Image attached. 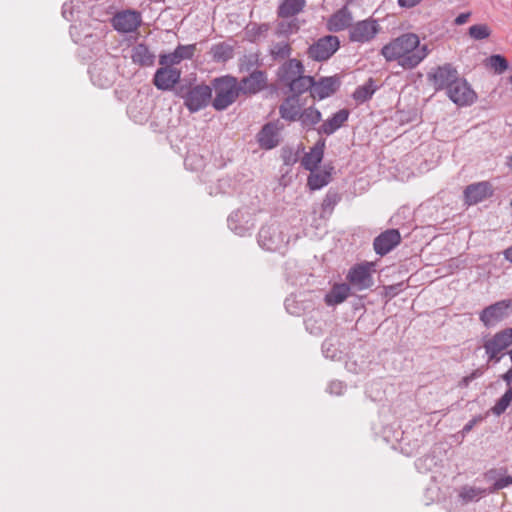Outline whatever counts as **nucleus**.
<instances>
[{
	"mask_svg": "<svg viewBox=\"0 0 512 512\" xmlns=\"http://www.w3.org/2000/svg\"><path fill=\"white\" fill-rule=\"evenodd\" d=\"M195 45H178L172 53L161 54L159 64L171 66L179 64L182 60L191 59L194 56Z\"/></svg>",
	"mask_w": 512,
	"mask_h": 512,
	"instance_id": "obj_20",
	"label": "nucleus"
},
{
	"mask_svg": "<svg viewBox=\"0 0 512 512\" xmlns=\"http://www.w3.org/2000/svg\"><path fill=\"white\" fill-rule=\"evenodd\" d=\"M305 5V0H283L278 7L277 14L281 18L293 17L300 13Z\"/></svg>",
	"mask_w": 512,
	"mask_h": 512,
	"instance_id": "obj_29",
	"label": "nucleus"
},
{
	"mask_svg": "<svg viewBox=\"0 0 512 512\" xmlns=\"http://www.w3.org/2000/svg\"><path fill=\"white\" fill-rule=\"evenodd\" d=\"M213 88L215 97L212 106L218 111L227 109L241 94L237 79L229 75L216 78L213 81Z\"/></svg>",
	"mask_w": 512,
	"mask_h": 512,
	"instance_id": "obj_2",
	"label": "nucleus"
},
{
	"mask_svg": "<svg viewBox=\"0 0 512 512\" xmlns=\"http://www.w3.org/2000/svg\"><path fill=\"white\" fill-rule=\"evenodd\" d=\"M512 344V328H505L485 341L483 347L489 359L500 361L499 354Z\"/></svg>",
	"mask_w": 512,
	"mask_h": 512,
	"instance_id": "obj_11",
	"label": "nucleus"
},
{
	"mask_svg": "<svg viewBox=\"0 0 512 512\" xmlns=\"http://www.w3.org/2000/svg\"><path fill=\"white\" fill-rule=\"evenodd\" d=\"M487 65L496 73L501 74L508 69L509 64L505 57L499 54H495L487 59Z\"/></svg>",
	"mask_w": 512,
	"mask_h": 512,
	"instance_id": "obj_36",
	"label": "nucleus"
},
{
	"mask_svg": "<svg viewBox=\"0 0 512 512\" xmlns=\"http://www.w3.org/2000/svg\"><path fill=\"white\" fill-rule=\"evenodd\" d=\"M330 181L328 172L311 173L308 177V186L311 190H318L326 186Z\"/></svg>",
	"mask_w": 512,
	"mask_h": 512,
	"instance_id": "obj_34",
	"label": "nucleus"
},
{
	"mask_svg": "<svg viewBox=\"0 0 512 512\" xmlns=\"http://www.w3.org/2000/svg\"><path fill=\"white\" fill-rule=\"evenodd\" d=\"M346 279L348 285L356 290L363 291L370 288L373 285V278L371 275V264H358L350 268Z\"/></svg>",
	"mask_w": 512,
	"mask_h": 512,
	"instance_id": "obj_10",
	"label": "nucleus"
},
{
	"mask_svg": "<svg viewBox=\"0 0 512 512\" xmlns=\"http://www.w3.org/2000/svg\"><path fill=\"white\" fill-rule=\"evenodd\" d=\"M428 54V46L421 45L418 35L414 33L402 34L381 49V55L386 61H397L406 70L418 66Z\"/></svg>",
	"mask_w": 512,
	"mask_h": 512,
	"instance_id": "obj_1",
	"label": "nucleus"
},
{
	"mask_svg": "<svg viewBox=\"0 0 512 512\" xmlns=\"http://www.w3.org/2000/svg\"><path fill=\"white\" fill-rule=\"evenodd\" d=\"M422 0H398V3L401 7L411 8L416 6Z\"/></svg>",
	"mask_w": 512,
	"mask_h": 512,
	"instance_id": "obj_42",
	"label": "nucleus"
},
{
	"mask_svg": "<svg viewBox=\"0 0 512 512\" xmlns=\"http://www.w3.org/2000/svg\"><path fill=\"white\" fill-rule=\"evenodd\" d=\"M490 29L485 24L472 25L469 28V35L475 40H482L490 36Z\"/></svg>",
	"mask_w": 512,
	"mask_h": 512,
	"instance_id": "obj_38",
	"label": "nucleus"
},
{
	"mask_svg": "<svg viewBox=\"0 0 512 512\" xmlns=\"http://www.w3.org/2000/svg\"><path fill=\"white\" fill-rule=\"evenodd\" d=\"M131 58L133 63L145 67L152 66L155 62L154 53L143 43H139L132 48Z\"/></svg>",
	"mask_w": 512,
	"mask_h": 512,
	"instance_id": "obj_26",
	"label": "nucleus"
},
{
	"mask_svg": "<svg viewBox=\"0 0 512 512\" xmlns=\"http://www.w3.org/2000/svg\"><path fill=\"white\" fill-rule=\"evenodd\" d=\"M512 402V386H508L506 392L500 397V399L491 408V412L495 416L502 415Z\"/></svg>",
	"mask_w": 512,
	"mask_h": 512,
	"instance_id": "obj_33",
	"label": "nucleus"
},
{
	"mask_svg": "<svg viewBox=\"0 0 512 512\" xmlns=\"http://www.w3.org/2000/svg\"><path fill=\"white\" fill-rule=\"evenodd\" d=\"M111 22L119 33H132L140 27L142 16L140 12L128 9L117 12Z\"/></svg>",
	"mask_w": 512,
	"mask_h": 512,
	"instance_id": "obj_12",
	"label": "nucleus"
},
{
	"mask_svg": "<svg viewBox=\"0 0 512 512\" xmlns=\"http://www.w3.org/2000/svg\"><path fill=\"white\" fill-rule=\"evenodd\" d=\"M181 70L171 66H162L154 74L153 83L162 91L171 90L180 80Z\"/></svg>",
	"mask_w": 512,
	"mask_h": 512,
	"instance_id": "obj_14",
	"label": "nucleus"
},
{
	"mask_svg": "<svg viewBox=\"0 0 512 512\" xmlns=\"http://www.w3.org/2000/svg\"><path fill=\"white\" fill-rule=\"evenodd\" d=\"M298 120L302 128L309 131L315 129V126L322 120V114L317 108L310 106L301 111Z\"/></svg>",
	"mask_w": 512,
	"mask_h": 512,
	"instance_id": "obj_28",
	"label": "nucleus"
},
{
	"mask_svg": "<svg viewBox=\"0 0 512 512\" xmlns=\"http://www.w3.org/2000/svg\"><path fill=\"white\" fill-rule=\"evenodd\" d=\"M73 8L72 2L64 3L62 6V15L68 21L73 20Z\"/></svg>",
	"mask_w": 512,
	"mask_h": 512,
	"instance_id": "obj_40",
	"label": "nucleus"
},
{
	"mask_svg": "<svg viewBox=\"0 0 512 512\" xmlns=\"http://www.w3.org/2000/svg\"><path fill=\"white\" fill-rule=\"evenodd\" d=\"M288 242L289 237L277 224L263 226L258 233V243L267 251H278Z\"/></svg>",
	"mask_w": 512,
	"mask_h": 512,
	"instance_id": "obj_3",
	"label": "nucleus"
},
{
	"mask_svg": "<svg viewBox=\"0 0 512 512\" xmlns=\"http://www.w3.org/2000/svg\"><path fill=\"white\" fill-rule=\"evenodd\" d=\"M506 165L512 169V154L506 158Z\"/></svg>",
	"mask_w": 512,
	"mask_h": 512,
	"instance_id": "obj_50",
	"label": "nucleus"
},
{
	"mask_svg": "<svg viewBox=\"0 0 512 512\" xmlns=\"http://www.w3.org/2000/svg\"><path fill=\"white\" fill-rule=\"evenodd\" d=\"M448 98L460 107L471 106L477 100V94L466 79H458L447 91Z\"/></svg>",
	"mask_w": 512,
	"mask_h": 512,
	"instance_id": "obj_6",
	"label": "nucleus"
},
{
	"mask_svg": "<svg viewBox=\"0 0 512 512\" xmlns=\"http://www.w3.org/2000/svg\"><path fill=\"white\" fill-rule=\"evenodd\" d=\"M181 97L190 112H197L212 102V89L208 85H196Z\"/></svg>",
	"mask_w": 512,
	"mask_h": 512,
	"instance_id": "obj_5",
	"label": "nucleus"
},
{
	"mask_svg": "<svg viewBox=\"0 0 512 512\" xmlns=\"http://www.w3.org/2000/svg\"><path fill=\"white\" fill-rule=\"evenodd\" d=\"M375 92L374 81L370 78L364 85L359 86L353 93V98L358 103L369 100Z\"/></svg>",
	"mask_w": 512,
	"mask_h": 512,
	"instance_id": "obj_32",
	"label": "nucleus"
},
{
	"mask_svg": "<svg viewBox=\"0 0 512 512\" xmlns=\"http://www.w3.org/2000/svg\"><path fill=\"white\" fill-rule=\"evenodd\" d=\"M348 117L349 111L347 109H341L337 111L317 128V133L319 135H332L344 125V123L348 120Z\"/></svg>",
	"mask_w": 512,
	"mask_h": 512,
	"instance_id": "obj_22",
	"label": "nucleus"
},
{
	"mask_svg": "<svg viewBox=\"0 0 512 512\" xmlns=\"http://www.w3.org/2000/svg\"><path fill=\"white\" fill-rule=\"evenodd\" d=\"M270 54L274 60H282L290 56L291 47L287 42H277L272 45Z\"/></svg>",
	"mask_w": 512,
	"mask_h": 512,
	"instance_id": "obj_35",
	"label": "nucleus"
},
{
	"mask_svg": "<svg viewBox=\"0 0 512 512\" xmlns=\"http://www.w3.org/2000/svg\"><path fill=\"white\" fill-rule=\"evenodd\" d=\"M257 63V59L255 56H245L243 62L241 63V70H250Z\"/></svg>",
	"mask_w": 512,
	"mask_h": 512,
	"instance_id": "obj_41",
	"label": "nucleus"
},
{
	"mask_svg": "<svg viewBox=\"0 0 512 512\" xmlns=\"http://www.w3.org/2000/svg\"><path fill=\"white\" fill-rule=\"evenodd\" d=\"M351 287L346 283L335 284L325 295V302L328 306L338 305L344 302L349 296Z\"/></svg>",
	"mask_w": 512,
	"mask_h": 512,
	"instance_id": "obj_27",
	"label": "nucleus"
},
{
	"mask_svg": "<svg viewBox=\"0 0 512 512\" xmlns=\"http://www.w3.org/2000/svg\"><path fill=\"white\" fill-rule=\"evenodd\" d=\"M340 42L337 36L327 35L318 39L308 48L309 58L315 61L329 59L339 48Z\"/></svg>",
	"mask_w": 512,
	"mask_h": 512,
	"instance_id": "obj_8",
	"label": "nucleus"
},
{
	"mask_svg": "<svg viewBox=\"0 0 512 512\" xmlns=\"http://www.w3.org/2000/svg\"><path fill=\"white\" fill-rule=\"evenodd\" d=\"M329 204V198L327 197L326 199H324V205H328Z\"/></svg>",
	"mask_w": 512,
	"mask_h": 512,
	"instance_id": "obj_52",
	"label": "nucleus"
},
{
	"mask_svg": "<svg viewBox=\"0 0 512 512\" xmlns=\"http://www.w3.org/2000/svg\"><path fill=\"white\" fill-rule=\"evenodd\" d=\"M428 79L431 81L436 91L445 89L446 91L461 77L451 64H444L433 69L428 73Z\"/></svg>",
	"mask_w": 512,
	"mask_h": 512,
	"instance_id": "obj_7",
	"label": "nucleus"
},
{
	"mask_svg": "<svg viewBox=\"0 0 512 512\" xmlns=\"http://www.w3.org/2000/svg\"><path fill=\"white\" fill-rule=\"evenodd\" d=\"M505 258L512 263V246L504 251Z\"/></svg>",
	"mask_w": 512,
	"mask_h": 512,
	"instance_id": "obj_48",
	"label": "nucleus"
},
{
	"mask_svg": "<svg viewBox=\"0 0 512 512\" xmlns=\"http://www.w3.org/2000/svg\"><path fill=\"white\" fill-rule=\"evenodd\" d=\"M486 489L465 485L459 490V498L463 504L479 501L486 495Z\"/></svg>",
	"mask_w": 512,
	"mask_h": 512,
	"instance_id": "obj_31",
	"label": "nucleus"
},
{
	"mask_svg": "<svg viewBox=\"0 0 512 512\" xmlns=\"http://www.w3.org/2000/svg\"><path fill=\"white\" fill-rule=\"evenodd\" d=\"M508 486L507 477L498 479L494 483V490H500Z\"/></svg>",
	"mask_w": 512,
	"mask_h": 512,
	"instance_id": "obj_44",
	"label": "nucleus"
},
{
	"mask_svg": "<svg viewBox=\"0 0 512 512\" xmlns=\"http://www.w3.org/2000/svg\"><path fill=\"white\" fill-rule=\"evenodd\" d=\"M212 54L216 61H227L232 58V49L228 45L218 44L212 48Z\"/></svg>",
	"mask_w": 512,
	"mask_h": 512,
	"instance_id": "obj_37",
	"label": "nucleus"
},
{
	"mask_svg": "<svg viewBox=\"0 0 512 512\" xmlns=\"http://www.w3.org/2000/svg\"><path fill=\"white\" fill-rule=\"evenodd\" d=\"M304 73V66L298 59L292 58L285 61L277 71L278 80L288 86L295 78Z\"/></svg>",
	"mask_w": 512,
	"mask_h": 512,
	"instance_id": "obj_18",
	"label": "nucleus"
},
{
	"mask_svg": "<svg viewBox=\"0 0 512 512\" xmlns=\"http://www.w3.org/2000/svg\"><path fill=\"white\" fill-rule=\"evenodd\" d=\"M340 84V78L337 76L321 77L318 81L314 80L312 97L319 100L325 99L334 94Z\"/></svg>",
	"mask_w": 512,
	"mask_h": 512,
	"instance_id": "obj_17",
	"label": "nucleus"
},
{
	"mask_svg": "<svg viewBox=\"0 0 512 512\" xmlns=\"http://www.w3.org/2000/svg\"><path fill=\"white\" fill-rule=\"evenodd\" d=\"M353 16L347 6H343L330 16L327 22V27L332 32L343 31L351 26Z\"/></svg>",
	"mask_w": 512,
	"mask_h": 512,
	"instance_id": "obj_23",
	"label": "nucleus"
},
{
	"mask_svg": "<svg viewBox=\"0 0 512 512\" xmlns=\"http://www.w3.org/2000/svg\"><path fill=\"white\" fill-rule=\"evenodd\" d=\"M313 84H314V78L312 76L303 75V73H302V74H300V76L295 78L288 85V87H289L290 92H292L294 94L293 96L298 97V95H300L308 90L310 91V94L312 95Z\"/></svg>",
	"mask_w": 512,
	"mask_h": 512,
	"instance_id": "obj_30",
	"label": "nucleus"
},
{
	"mask_svg": "<svg viewBox=\"0 0 512 512\" xmlns=\"http://www.w3.org/2000/svg\"><path fill=\"white\" fill-rule=\"evenodd\" d=\"M227 222L229 229L239 236L250 235L255 226L252 214L246 209L233 211Z\"/></svg>",
	"mask_w": 512,
	"mask_h": 512,
	"instance_id": "obj_13",
	"label": "nucleus"
},
{
	"mask_svg": "<svg viewBox=\"0 0 512 512\" xmlns=\"http://www.w3.org/2000/svg\"><path fill=\"white\" fill-rule=\"evenodd\" d=\"M501 378L509 387L512 386V366L501 376Z\"/></svg>",
	"mask_w": 512,
	"mask_h": 512,
	"instance_id": "obj_45",
	"label": "nucleus"
},
{
	"mask_svg": "<svg viewBox=\"0 0 512 512\" xmlns=\"http://www.w3.org/2000/svg\"><path fill=\"white\" fill-rule=\"evenodd\" d=\"M354 0H346V5L347 6L348 4L352 3Z\"/></svg>",
	"mask_w": 512,
	"mask_h": 512,
	"instance_id": "obj_53",
	"label": "nucleus"
},
{
	"mask_svg": "<svg viewBox=\"0 0 512 512\" xmlns=\"http://www.w3.org/2000/svg\"><path fill=\"white\" fill-rule=\"evenodd\" d=\"M281 117L288 121H296L301 114L299 99L296 96L287 97L279 107Z\"/></svg>",
	"mask_w": 512,
	"mask_h": 512,
	"instance_id": "obj_25",
	"label": "nucleus"
},
{
	"mask_svg": "<svg viewBox=\"0 0 512 512\" xmlns=\"http://www.w3.org/2000/svg\"><path fill=\"white\" fill-rule=\"evenodd\" d=\"M506 477H507L508 486L512 485V476H506Z\"/></svg>",
	"mask_w": 512,
	"mask_h": 512,
	"instance_id": "obj_51",
	"label": "nucleus"
},
{
	"mask_svg": "<svg viewBox=\"0 0 512 512\" xmlns=\"http://www.w3.org/2000/svg\"><path fill=\"white\" fill-rule=\"evenodd\" d=\"M380 30L377 20L372 18L361 20L351 26L349 39L352 42L366 43L374 39Z\"/></svg>",
	"mask_w": 512,
	"mask_h": 512,
	"instance_id": "obj_9",
	"label": "nucleus"
},
{
	"mask_svg": "<svg viewBox=\"0 0 512 512\" xmlns=\"http://www.w3.org/2000/svg\"><path fill=\"white\" fill-rule=\"evenodd\" d=\"M280 129L278 122L266 123L257 134L259 146L266 150L276 147L280 141Z\"/></svg>",
	"mask_w": 512,
	"mask_h": 512,
	"instance_id": "obj_16",
	"label": "nucleus"
},
{
	"mask_svg": "<svg viewBox=\"0 0 512 512\" xmlns=\"http://www.w3.org/2000/svg\"><path fill=\"white\" fill-rule=\"evenodd\" d=\"M473 380L470 379V376H465L462 381H461V385L464 386V387H467Z\"/></svg>",
	"mask_w": 512,
	"mask_h": 512,
	"instance_id": "obj_49",
	"label": "nucleus"
},
{
	"mask_svg": "<svg viewBox=\"0 0 512 512\" xmlns=\"http://www.w3.org/2000/svg\"><path fill=\"white\" fill-rule=\"evenodd\" d=\"M508 354H509V357H510V359L512 361V349L508 352Z\"/></svg>",
	"mask_w": 512,
	"mask_h": 512,
	"instance_id": "obj_54",
	"label": "nucleus"
},
{
	"mask_svg": "<svg viewBox=\"0 0 512 512\" xmlns=\"http://www.w3.org/2000/svg\"><path fill=\"white\" fill-rule=\"evenodd\" d=\"M469 17L470 13H461L455 18L454 22L456 25H463L468 21Z\"/></svg>",
	"mask_w": 512,
	"mask_h": 512,
	"instance_id": "obj_43",
	"label": "nucleus"
},
{
	"mask_svg": "<svg viewBox=\"0 0 512 512\" xmlns=\"http://www.w3.org/2000/svg\"><path fill=\"white\" fill-rule=\"evenodd\" d=\"M325 149V139H319L315 145L301 159V165L313 172L322 161Z\"/></svg>",
	"mask_w": 512,
	"mask_h": 512,
	"instance_id": "obj_24",
	"label": "nucleus"
},
{
	"mask_svg": "<svg viewBox=\"0 0 512 512\" xmlns=\"http://www.w3.org/2000/svg\"><path fill=\"white\" fill-rule=\"evenodd\" d=\"M241 94H256L266 85V75L263 71L255 70L249 76L238 82Z\"/></svg>",
	"mask_w": 512,
	"mask_h": 512,
	"instance_id": "obj_21",
	"label": "nucleus"
},
{
	"mask_svg": "<svg viewBox=\"0 0 512 512\" xmlns=\"http://www.w3.org/2000/svg\"><path fill=\"white\" fill-rule=\"evenodd\" d=\"M327 389L330 394L341 395L345 389V385L341 381H332Z\"/></svg>",
	"mask_w": 512,
	"mask_h": 512,
	"instance_id": "obj_39",
	"label": "nucleus"
},
{
	"mask_svg": "<svg viewBox=\"0 0 512 512\" xmlns=\"http://www.w3.org/2000/svg\"><path fill=\"white\" fill-rule=\"evenodd\" d=\"M479 421V418H473L463 427V432L467 433L472 430L475 424Z\"/></svg>",
	"mask_w": 512,
	"mask_h": 512,
	"instance_id": "obj_46",
	"label": "nucleus"
},
{
	"mask_svg": "<svg viewBox=\"0 0 512 512\" xmlns=\"http://www.w3.org/2000/svg\"><path fill=\"white\" fill-rule=\"evenodd\" d=\"M483 375V370L481 368H478L474 370L469 376L470 379L475 380Z\"/></svg>",
	"mask_w": 512,
	"mask_h": 512,
	"instance_id": "obj_47",
	"label": "nucleus"
},
{
	"mask_svg": "<svg viewBox=\"0 0 512 512\" xmlns=\"http://www.w3.org/2000/svg\"><path fill=\"white\" fill-rule=\"evenodd\" d=\"M512 310V300L497 301L485 307L479 314V319L487 328L494 327L507 318Z\"/></svg>",
	"mask_w": 512,
	"mask_h": 512,
	"instance_id": "obj_4",
	"label": "nucleus"
},
{
	"mask_svg": "<svg viewBox=\"0 0 512 512\" xmlns=\"http://www.w3.org/2000/svg\"><path fill=\"white\" fill-rule=\"evenodd\" d=\"M492 187L486 182H478L468 185L464 190L465 202L468 205H475L492 195Z\"/></svg>",
	"mask_w": 512,
	"mask_h": 512,
	"instance_id": "obj_19",
	"label": "nucleus"
},
{
	"mask_svg": "<svg viewBox=\"0 0 512 512\" xmlns=\"http://www.w3.org/2000/svg\"><path fill=\"white\" fill-rule=\"evenodd\" d=\"M401 241V235L397 229H388L378 235L373 242L374 250L378 255H386Z\"/></svg>",
	"mask_w": 512,
	"mask_h": 512,
	"instance_id": "obj_15",
	"label": "nucleus"
}]
</instances>
